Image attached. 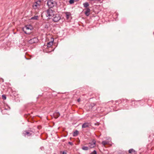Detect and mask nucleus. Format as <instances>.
Wrapping results in <instances>:
<instances>
[{"label":"nucleus","instance_id":"nucleus-12","mask_svg":"<svg viewBox=\"0 0 154 154\" xmlns=\"http://www.w3.org/2000/svg\"><path fill=\"white\" fill-rule=\"evenodd\" d=\"M129 153L131 154H136V151L133 149H130L129 150Z\"/></svg>","mask_w":154,"mask_h":154},{"label":"nucleus","instance_id":"nucleus-22","mask_svg":"<svg viewBox=\"0 0 154 154\" xmlns=\"http://www.w3.org/2000/svg\"><path fill=\"white\" fill-rule=\"evenodd\" d=\"M60 153L61 154H67L66 152H65L64 151H63V152L61 151Z\"/></svg>","mask_w":154,"mask_h":154},{"label":"nucleus","instance_id":"nucleus-4","mask_svg":"<svg viewBox=\"0 0 154 154\" xmlns=\"http://www.w3.org/2000/svg\"><path fill=\"white\" fill-rule=\"evenodd\" d=\"M51 19L54 22H57L60 19L61 17L59 14H55Z\"/></svg>","mask_w":154,"mask_h":154},{"label":"nucleus","instance_id":"nucleus-1","mask_svg":"<svg viewBox=\"0 0 154 154\" xmlns=\"http://www.w3.org/2000/svg\"><path fill=\"white\" fill-rule=\"evenodd\" d=\"M32 26L30 25H27L23 28V31L27 34H29L31 33L32 29Z\"/></svg>","mask_w":154,"mask_h":154},{"label":"nucleus","instance_id":"nucleus-8","mask_svg":"<svg viewBox=\"0 0 154 154\" xmlns=\"http://www.w3.org/2000/svg\"><path fill=\"white\" fill-rule=\"evenodd\" d=\"M54 41V39L53 38H51V41L48 42L47 44V47H51L53 45V42Z\"/></svg>","mask_w":154,"mask_h":154},{"label":"nucleus","instance_id":"nucleus-6","mask_svg":"<svg viewBox=\"0 0 154 154\" xmlns=\"http://www.w3.org/2000/svg\"><path fill=\"white\" fill-rule=\"evenodd\" d=\"M38 41V39L36 38H34L30 39L29 41V43L32 44L34 43H36Z\"/></svg>","mask_w":154,"mask_h":154},{"label":"nucleus","instance_id":"nucleus-20","mask_svg":"<svg viewBox=\"0 0 154 154\" xmlns=\"http://www.w3.org/2000/svg\"><path fill=\"white\" fill-rule=\"evenodd\" d=\"M74 0H70L69 1V3L70 4H72L74 3Z\"/></svg>","mask_w":154,"mask_h":154},{"label":"nucleus","instance_id":"nucleus-24","mask_svg":"<svg viewBox=\"0 0 154 154\" xmlns=\"http://www.w3.org/2000/svg\"><path fill=\"white\" fill-rule=\"evenodd\" d=\"M69 143L71 145H73V143H72V142H69Z\"/></svg>","mask_w":154,"mask_h":154},{"label":"nucleus","instance_id":"nucleus-17","mask_svg":"<svg viewBox=\"0 0 154 154\" xmlns=\"http://www.w3.org/2000/svg\"><path fill=\"white\" fill-rule=\"evenodd\" d=\"M82 149L84 150H88V148L87 146H83L82 147Z\"/></svg>","mask_w":154,"mask_h":154},{"label":"nucleus","instance_id":"nucleus-13","mask_svg":"<svg viewBox=\"0 0 154 154\" xmlns=\"http://www.w3.org/2000/svg\"><path fill=\"white\" fill-rule=\"evenodd\" d=\"M65 14L66 15V17L67 19H68L71 16V14L69 12H66Z\"/></svg>","mask_w":154,"mask_h":154},{"label":"nucleus","instance_id":"nucleus-2","mask_svg":"<svg viewBox=\"0 0 154 154\" xmlns=\"http://www.w3.org/2000/svg\"><path fill=\"white\" fill-rule=\"evenodd\" d=\"M46 15L48 18L51 19L55 14V12L51 9H49L46 12Z\"/></svg>","mask_w":154,"mask_h":154},{"label":"nucleus","instance_id":"nucleus-11","mask_svg":"<svg viewBox=\"0 0 154 154\" xmlns=\"http://www.w3.org/2000/svg\"><path fill=\"white\" fill-rule=\"evenodd\" d=\"M90 9L88 8H87L86 11L85 12V14L87 16H88L90 14Z\"/></svg>","mask_w":154,"mask_h":154},{"label":"nucleus","instance_id":"nucleus-26","mask_svg":"<svg viewBox=\"0 0 154 154\" xmlns=\"http://www.w3.org/2000/svg\"><path fill=\"white\" fill-rule=\"evenodd\" d=\"M54 154H55V153H54Z\"/></svg>","mask_w":154,"mask_h":154},{"label":"nucleus","instance_id":"nucleus-7","mask_svg":"<svg viewBox=\"0 0 154 154\" xmlns=\"http://www.w3.org/2000/svg\"><path fill=\"white\" fill-rule=\"evenodd\" d=\"M47 4L50 8H51L53 7L54 5L53 0H48L47 2Z\"/></svg>","mask_w":154,"mask_h":154},{"label":"nucleus","instance_id":"nucleus-3","mask_svg":"<svg viewBox=\"0 0 154 154\" xmlns=\"http://www.w3.org/2000/svg\"><path fill=\"white\" fill-rule=\"evenodd\" d=\"M33 8L35 10H39L41 8V2L38 1L34 3L33 5Z\"/></svg>","mask_w":154,"mask_h":154},{"label":"nucleus","instance_id":"nucleus-15","mask_svg":"<svg viewBox=\"0 0 154 154\" xmlns=\"http://www.w3.org/2000/svg\"><path fill=\"white\" fill-rule=\"evenodd\" d=\"M38 16H35L34 17H32L31 18V20H37L38 19Z\"/></svg>","mask_w":154,"mask_h":154},{"label":"nucleus","instance_id":"nucleus-14","mask_svg":"<svg viewBox=\"0 0 154 154\" xmlns=\"http://www.w3.org/2000/svg\"><path fill=\"white\" fill-rule=\"evenodd\" d=\"M60 116V114L59 112H56L54 113V116L55 118H57Z\"/></svg>","mask_w":154,"mask_h":154},{"label":"nucleus","instance_id":"nucleus-18","mask_svg":"<svg viewBox=\"0 0 154 154\" xmlns=\"http://www.w3.org/2000/svg\"><path fill=\"white\" fill-rule=\"evenodd\" d=\"M89 4L88 2H85L83 4L85 8H87L89 6Z\"/></svg>","mask_w":154,"mask_h":154},{"label":"nucleus","instance_id":"nucleus-23","mask_svg":"<svg viewBox=\"0 0 154 154\" xmlns=\"http://www.w3.org/2000/svg\"><path fill=\"white\" fill-rule=\"evenodd\" d=\"M2 98L3 99H6V97H5V96L3 95L2 96Z\"/></svg>","mask_w":154,"mask_h":154},{"label":"nucleus","instance_id":"nucleus-9","mask_svg":"<svg viewBox=\"0 0 154 154\" xmlns=\"http://www.w3.org/2000/svg\"><path fill=\"white\" fill-rule=\"evenodd\" d=\"M96 141L95 140H93L92 141L89 143V146L90 148H94L95 146Z\"/></svg>","mask_w":154,"mask_h":154},{"label":"nucleus","instance_id":"nucleus-5","mask_svg":"<svg viewBox=\"0 0 154 154\" xmlns=\"http://www.w3.org/2000/svg\"><path fill=\"white\" fill-rule=\"evenodd\" d=\"M23 134L25 136H29L33 134V132L31 131H25L23 132Z\"/></svg>","mask_w":154,"mask_h":154},{"label":"nucleus","instance_id":"nucleus-16","mask_svg":"<svg viewBox=\"0 0 154 154\" xmlns=\"http://www.w3.org/2000/svg\"><path fill=\"white\" fill-rule=\"evenodd\" d=\"M78 133H79V132L78 131H75L74 132L73 134V136L75 137V136H76L78 134Z\"/></svg>","mask_w":154,"mask_h":154},{"label":"nucleus","instance_id":"nucleus-10","mask_svg":"<svg viewBox=\"0 0 154 154\" xmlns=\"http://www.w3.org/2000/svg\"><path fill=\"white\" fill-rule=\"evenodd\" d=\"M90 125V124L89 123L85 122L82 125V128H85L88 127Z\"/></svg>","mask_w":154,"mask_h":154},{"label":"nucleus","instance_id":"nucleus-19","mask_svg":"<svg viewBox=\"0 0 154 154\" xmlns=\"http://www.w3.org/2000/svg\"><path fill=\"white\" fill-rule=\"evenodd\" d=\"M107 143H108V142L107 141H103L102 142V144L104 146L106 145Z\"/></svg>","mask_w":154,"mask_h":154},{"label":"nucleus","instance_id":"nucleus-25","mask_svg":"<svg viewBox=\"0 0 154 154\" xmlns=\"http://www.w3.org/2000/svg\"><path fill=\"white\" fill-rule=\"evenodd\" d=\"M77 101L78 102H79L80 101V99H78L77 100Z\"/></svg>","mask_w":154,"mask_h":154},{"label":"nucleus","instance_id":"nucleus-21","mask_svg":"<svg viewBox=\"0 0 154 154\" xmlns=\"http://www.w3.org/2000/svg\"><path fill=\"white\" fill-rule=\"evenodd\" d=\"M91 154H97L96 151L95 150H94L93 152L91 153Z\"/></svg>","mask_w":154,"mask_h":154}]
</instances>
